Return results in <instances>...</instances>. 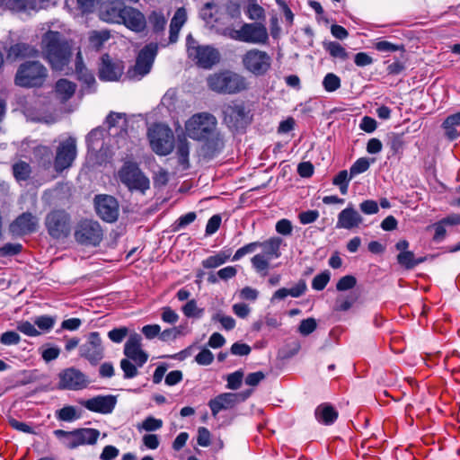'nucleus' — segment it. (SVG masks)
<instances>
[{
	"label": "nucleus",
	"mask_w": 460,
	"mask_h": 460,
	"mask_svg": "<svg viewBox=\"0 0 460 460\" xmlns=\"http://www.w3.org/2000/svg\"><path fill=\"white\" fill-rule=\"evenodd\" d=\"M76 157V141L75 138L69 137L60 142L54 159V168L56 172H61L69 168Z\"/></svg>",
	"instance_id": "nucleus-17"
},
{
	"label": "nucleus",
	"mask_w": 460,
	"mask_h": 460,
	"mask_svg": "<svg viewBox=\"0 0 460 460\" xmlns=\"http://www.w3.org/2000/svg\"><path fill=\"white\" fill-rule=\"evenodd\" d=\"M456 126H460V111L447 117L442 124L445 135L449 140H455L458 137L459 133L456 129Z\"/></svg>",
	"instance_id": "nucleus-34"
},
{
	"label": "nucleus",
	"mask_w": 460,
	"mask_h": 460,
	"mask_svg": "<svg viewBox=\"0 0 460 460\" xmlns=\"http://www.w3.org/2000/svg\"><path fill=\"white\" fill-rule=\"evenodd\" d=\"M189 154L190 147L188 141L186 139H179L176 146V155L178 163L182 166V169H187L190 166Z\"/></svg>",
	"instance_id": "nucleus-35"
},
{
	"label": "nucleus",
	"mask_w": 460,
	"mask_h": 460,
	"mask_svg": "<svg viewBox=\"0 0 460 460\" xmlns=\"http://www.w3.org/2000/svg\"><path fill=\"white\" fill-rule=\"evenodd\" d=\"M214 360L213 353L208 349H202L195 357V361L201 366H208Z\"/></svg>",
	"instance_id": "nucleus-58"
},
{
	"label": "nucleus",
	"mask_w": 460,
	"mask_h": 460,
	"mask_svg": "<svg viewBox=\"0 0 460 460\" xmlns=\"http://www.w3.org/2000/svg\"><path fill=\"white\" fill-rule=\"evenodd\" d=\"M148 138L153 151L159 155H166L173 148V133L167 126L154 125L148 131Z\"/></svg>",
	"instance_id": "nucleus-12"
},
{
	"label": "nucleus",
	"mask_w": 460,
	"mask_h": 460,
	"mask_svg": "<svg viewBox=\"0 0 460 460\" xmlns=\"http://www.w3.org/2000/svg\"><path fill=\"white\" fill-rule=\"evenodd\" d=\"M325 49L329 54L335 58L346 60L349 58V54L346 49L336 41H331L325 45Z\"/></svg>",
	"instance_id": "nucleus-42"
},
{
	"label": "nucleus",
	"mask_w": 460,
	"mask_h": 460,
	"mask_svg": "<svg viewBox=\"0 0 460 460\" xmlns=\"http://www.w3.org/2000/svg\"><path fill=\"white\" fill-rule=\"evenodd\" d=\"M17 330L30 337H35L40 334V332L35 328V324H32L28 321L18 323Z\"/></svg>",
	"instance_id": "nucleus-53"
},
{
	"label": "nucleus",
	"mask_w": 460,
	"mask_h": 460,
	"mask_svg": "<svg viewBox=\"0 0 460 460\" xmlns=\"http://www.w3.org/2000/svg\"><path fill=\"white\" fill-rule=\"evenodd\" d=\"M376 50L381 52H394L397 50H404L403 45H395L386 40H381L375 44Z\"/></svg>",
	"instance_id": "nucleus-57"
},
{
	"label": "nucleus",
	"mask_w": 460,
	"mask_h": 460,
	"mask_svg": "<svg viewBox=\"0 0 460 460\" xmlns=\"http://www.w3.org/2000/svg\"><path fill=\"white\" fill-rule=\"evenodd\" d=\"M71 48L66 38L58 31H49L42 36V53L55 70H63L68 65L72 56Z\"/></svg>",
	"instance_id": "nucleus-1"
},
{
	"label": "nucleus",
	"mask_w": 460,
	"mask_h": 460,
	"mask_svg": "<svg viewBox=\"0 0 460 460\" xmlns=\"http://www.w3.org/2000/svg\"><path fill=\"white\" fill-rule=\"evenodd\" d=\"M101 18L111 23H120L122 18V8L107 5L104 10L101 12Z\"/></svg>",
	"instance_id": "nucleus-36"
},
{
	"label": "nucleus",
	"mask_w": 460,
	"mask_h": 460,
	"mask_svg": "<svg viewBox=\"0 0 460 460\" xmlns=\"http://www.w3.org/2000/svg\"><path fill=\"white\" fill-rule=\"evenodd\" d=\"M58 377V385L62 389L76 391L85 388L88 385L86 376L75 367L64 369L59 373Z\"/></svg>",
	"instance_id": "nucleus-19"
},
{
	"label": "nucleus",
	"mask_w": 460,
	"mask_h": 460,
	"mask_svg": "<svg viewBox=\"0 0 460 460\" xmlns=\"http://www.w3.org/2000/svg\"><path fill=\"white\" fill-rule=\"evenodd\" d=\"M76 84L67 79H59L55 85L56 96L62 102L68 101L75 93Z\"/></svg>",
	"instance_id": "nucleus-32"
},
{
	"label": "nucleus",
	"mask_w": 460,
	"mask_h": 460,
	"mask_svg": "<svg viewBox=\"0 0 460 460\" xmlns=\"http://www.w3.org/2000/svg\"><path fill=\"white\" fill-rule=\"evenodd\" d=\"M121 22L128 29L137 32L144 31L146 24L144 14L137 9L130 6L122 7Z\"/></svg>",
	"instance_id": "nucleus-25"
},
{
	"label": "nucleus",
	"mask_w": 460,
	"mask_h": 460,
	"mask_svg": "<svg viewBox=\"0 0 460 460\" xmlns=\"http://www.w3.org/2000/svg\"><path fill=\"white\" fill-rule=\"evenodd\" d=\"M74 235L80 244L97 246L102 240L103 232L98 222L84 219L77 223Z\"/></svg>",
	"instance_id": "nucleus-14"
},
{
	"label": "nucleus",
	"mask_w": 460,
	"mask_h": 460,
	"mask_svg": "<svg viewBox=\"0 0 460 460\" xmlns=\"http://www.w3.org/2000/svg\"><path fill=\"white\" fill-rule=\"evenodd\" d=\"M330 278L331 275L328 270L316 275L312 280V288L317 291L323 290L330 281Z\"/></svg>",
	"instance_id": "nucleus-46"
},
{
	"label": "nucleus",
	"mask_w": 460,
	"mask_h": 460,
	"mask_svg": "<svg viewBox=\"0 0 460 460\" xmlns=\"http://www.w3.org/2000/svg\"><path fill=\"white\" fill-rule=\"evenodd\" d=\"M88 411L102 414L111 413L117 403V397L111 394L97 395L80 402Z\"/></svg>",
	"instance_id": "nucleus-22"
},
{
	"label": "nucleus",
	"mask_w": 460,
	"mask_h": 460,
	"mask_svg": "<svg viewBox=\"0 0 460 460\" xmlns=\"http://www.w3.org/2000/svg\"><path fill=\"white\" fill-rule=\"evenodd\" d=\"M48 76L47 68L39 61L22 63L16 72L14 83L21 87H40Z\"/></svg>",
	"instance_id": "nucleus-5"
},
{
	"label": "nucleus",
	"mask_w": 460,
	"mask_h": 460,
	"mask_svg": "<svg viewBox=\"0 0 460 460\" xmlns=\"http://www.w3.org/2000/svg\"><path fill=\"white\" fill-rule=\"evenodd\" d=\"M149 24L152 27V30L155 33H159L164 31L165 25L167 23L166 18L164 17L162 12L154 11L148 16Z\"/></svg>",
	"instance_id": "nucleus-38"
},
{
	"label": "nucleus",
	"mask_w": 460,
	"mask_h": 460,
	"mask_svg": "<svg viewBox=\"0 0 460 460\" xmlns=\"http://www.w3.org/2000/svg\"><path fill=\"white\" fill-rule=\"evenodd\" d=\"M187 20L186 10L178 8L170 23L169 43H175L178 40L179 32Z\"/></svg>",
	"instance_id": "nucleus-28"
},
{
	"label": "nucleus",
	"mask_w": 460,
	"mask_h": 460,
	"mask_svg": "<svg viewBox=\"0 0 460 460\" xmlns=\"http://www.w3.org/2000/svg\"><path fill=\"white\" fill-rule=\"evenodd\" d=\"M398 263L407 270L414 268L415 258L412 252H402L397 255Z\"/></svg>",
	"instance_id": "nucleus-50"
},
{
	"label": "nucleus",
	"mask_w": 460,
	"mask_h": 460,
	"mask_svg": "<svg viewBox=\"0 0 460 460\" xmlns=\"http://www.w3.org/2000/svg\"><path fill=\"white\" fill-rule=\"evenodd\" d=\"M119 181L132 190L145 193L150 187L149 179L142 172L138 165L133 162H126L118 172Z\"/></svg>",
	"instance_id": "nucleus-10"
},
{
	"label": "nucleus",
	"mask_w": 460,
	"mask_h": 460,
	"mask_svg": "<svg viewBox=\"0 0 460 460\" xmlns=\"http://www.w3.org/2000/svg\"><path fill=\"white\" fill-rule=\"evenodd\" d=\"M128 334V329L127 327H119L111 330L108 332V337L111 341L115 343L121 342Z\"/></svg>",
	"instance_id": "nucleus-56"
},
{
	"label": "nucleus",
	"mask_w": 460,
	"mask_h": 460,
	"mask_svg": "<svg viewBox=\"0 0 460 460\" xmlns=\"http://www.w3.org/2000/svg\"><path fill=\"white\" fill-rule=\"evenodd\" d=\"M243 67L256 76L264 75L271 66V58L266 52L258 49L246 51L242 57Z\"/></svg>",
	"instance_id": "nucleus-15"
},
{
	"label": "nucleus",
	"mask_w": 460,
	"mask_h": 460,
	"mask_svg": "<svg viewBox=\"0 0 460 460\" xmlns=\"http://www.w3.org/2000/svg\"><path fill=\"white\" fill-rule=\"evenodd\" d=\"M110 39V32L107 31H93L89 35V42L93 49L99 50L103 43Z\"/></svg>",
	"instance_id": "nucleus-39"
},
{
	"label": "nucleus",
	"mask_w": 460,
	"mask_h": 460,
	"mask_svg": "<svg viewBox=\"0 0 460 460\" xmlns=\"http://www.w3.org/2000/svg\"><path fill=\"white\" fill-rule=\"evenodd\" d=\"M39 50L27 43H16L8 49V57L13 58H35Z\"/></svg>",
	"instance_id": "nucleus-31"
},
{
	"label": "nucleus",
	"mask_w": 460,
	"mask_h": 460,
	"mask_svg": "<svg viewBox=\"0 0 460 460\" xmlns=\"http://www.w3.org/2000/svg\"><path fill=\"white\" fill-rule=\"evenodd\" d=\"M252 394V391L243 393H224L208 402L212 415L216 416L223 410L234 408L237 403L244 402Z\"/></svg>",
	"instance_id": "nucleus-18"
},
{
	"label": "nucleus",
	"mask_w": 460,
	"mask_h": 460,
	"mask_svg": "<svg viewBox=\"0 0 460 460\" xmlns=\"http://www.w3.org/2000/svg\"><path fill=\"white\" fill-rule=\"evenodd\" d=\"M53 433L58 438H64L63 443L69 449H75L80 446L94 445L100 436V431L92 428L76 429L71 431L56 429Z\"/></svg>",
	"instance_id": "nucleus-9"
},
{
	"label": "nucleus",
	"mask_w": 460,
	"mask_h": 460,
	"mask_svg": "<svg viewBox=\"0 0 460 460\" xmlns=\"http://www.w3.org/2000/svg\"><path fill=\"white\" fill-rule=\"evenodd\" d=\"M157 51L158 46L156 43L145 46L139 51L135 66L128 70L127 76L132 80H140L147 75L152 68Z\"/></svg>",
	"instance_id": "nucleus-13"
},
{
	"label": "nucleus",
	"mask_w": 460,
	"mask_h": 460,
	"mask_svg": "<svg viewBox=\"0 0 460 460\" xmlns=\"http://www.w3.org/2000/svg\"><path fill=\"white\" fill-rule=\"evenodd\" d=\"M369 165L370 164L367 158H358L349 168L350 178H353L359 173L365 172L369 168Z\"/></svg>",
	"instance_id": "nucleus-47"
},
{
	"label": "nucleus",
	"mask_w": 460,
	"mask_h": 460,
	"mask_svg": "<svg viewBox=\"0 0 460 460\" xmlns=\"http://www.w3.org/2000/svg\"><path fill=\"white\" fill-rule=\"evenodd\" d=\"M95 208L99 217L106 222H114L119 216V204L116 199L109 195L95 198Z\"/></svg>",
	"instance_id": "nucleus-21"
},
{
	"label": "nucleus",
	"mask_w": 460,
	"mask_h": 460,
	"mask_svg": "<svg viewBox=\"0 0 460 460\" xmlns=\"http://www.w3.org/2000/svg\"><path fill=\"white\" fill-rule=\"evenodd\" d=\"M246 14L250 20L261 22L265 20V11L257 3H250L246 9Z\"/></svg>",
	"instance_id": "nucleus-44"
},
{
	"label": "nucleus",
	"mask_w": 460,
	"mask_h": 460,
	"mask_svg": "<svg viewBox=\"0 0 460 460\" xmlns=\"http://www.w3.org/2000/svg\"><path fill=\"white\" fill-rule=\"evenodd\" d=\"M259 241L252 242L248 244H245L244 246L239 248L235 253L234 254L232 261H239L241 258L245 256L246 254L254 252L259 248Z\"/></svg>",
	"instance_id": "nucleus-49"
},
{
	"label": "nucleus",
	"mask_w": 460,
	"mask_h": 460,
	"mask_svg": "<svg viewBox=\"0 0 460 460\" xmlns=\"http://www.w3.org/2000/svg\"><path fill=\"white\" fill-rule=\"evenodd\" d=\"M58 418L63 421H72L77 418L76 411L73 406H65L58 411Z\"/></svg>",
	"instance_id": "nucleus-59"
},
{
	"label": "nucleus",
	"mask_w": 460,
	"mask_h": 460,
	"mask_svg": "<svg viewBox=\"0 0 460 460\" xmlns=\"http://www.w3.org/2000/svg\"><path fill=\"white\" fill-rule=\"evenodd\" d=\"M34 155L44 167H49L51 164L53 154L49 147L40 146L35 148Z\"/></svg>",
	"instance_id": "nucleus-41"
},
{
	"label": "nucleus",
	"mask_w": 460,
	"mask_h": 460,
	"mask_svg": "<svg viewBox=\"0 0 460 460\" xmlns=\"http://www.w3.org/2000/svg\"><path fill=\"white\" fill-rule=\"evenodd\" d=\"M208 89L218 94L234 95L249 87L246 78L232 70H221L207 77Z\"/></svg>",
	"instance_id": "nucleus-3"
},
{
	"label": "nucleus",
	"mask_w": 460,
	"mask_h": 460,
	"mask_svg": "<svg viewBox=\"0 0 460 460\" xmlns=\"http://www.w3.org/2000/svg\"><path fill=\"white\" fill-rule=\"evenodd\" d=\"M205 143L201 147V152L204 157L213 158L217 155L225 147L224 136L215 130L208 137H206Z\"/></svg>",
	"instance_id": "nucleus-26"
},
{
	"label": "nucleus",
	"mask_w": 460,
	"mask_h": 460,
	"mask_svg": "<svg viewBox=\"0 0 460 460\" xmlns=\"http://www.w3.org/2000/svg\"><path fill=\"white\" fill-rule=\"evenodd\" d=\"M275 229L279 234L290 235L292 234L293 225L290 220L283 218L276 223Z\"/></svg>",
	"instance_id": "nucleus-61"
},
{
	"label": "nucleus",
	"mask_w": 460,
	"mask_h": 460,
	"mask_svg": "<svg viewBox=\"0 0 460 460\" xmlns=\"http://www.w3.org/2000/svg\"><path fill=\"white\" fill-rule=\"evenodd\" d=\"M316 420L325 425L332 424L338 418V411L329 403H322L314 411Z\"/></svg>",
	"instance_id": "nucleus-30"
},
{
	"label": "nucleus",
	"mask_w": 460,
	"mask_h": 460,
	"mask_svg": "<svg viewBox=\"0 0 460 460\" xmlns=\"http://www.w3.org/2000/svg\"><path fill=\"white\" fill-rule=\"evenodd\" d=\"M43 7L42 0H0V9L16 13L38 12Z\"/></svg>",
	"instance_id": "nucleus-24"
},
{
	"label": "nucleus",
	"mask_w": 460,
	"mask_h": 460,
	"mask_svg": "<svg viewBox=\"0 0 460 460\" xmlns=\"http://www.w3.org/2000/svg\"><path fill=\"white\" fill-rule=\"evenodd\" d=\"M223 121L233 132H243L252 122L251 110L242 101H231L222 106Z\"/></svg>",
	"instance_id": "nucleus-4"
},
{
	"label": "nucleus",
	"mask_w": 460,
	"mask_h": 460,
	"mask_svg": "<svg viewBox=\"0 0 460 460\" xmlns=\"http://www.w3.org/2000/svg\"><path fill=\"white\" fill-rule=\"evenodd\" d=\"M45 226L52 238H66L71 232V217L64 209H54L47 214Z\"/></svg>",
	"instance_id": "nucleus-11"
},
{
	"label": "nucleus",
	"mask_w": 460,
	"mask_h": 460,
	"mask_svg": "<svg viewBox=\"0 0 460 460\" xmlns=\"http://www.w3.org/2000/svg\"><path fill=\"white\" fill-rule=\"evenodd\" d=\"M20 341V335L13 331L5 332L0 336V342L4 345H16Z\"/></svg>",
	"instance_id": "nucleus-60"
},
{
	"label": "nucleus",
	"mask_w": 460,
	"mask_h": 460,
	"mask_svg": "<svg viewBox=\"0 0 460 460\" xmlns=\"http://www.w3.org/2000/svg\"><path fill=\"white\" fill-rule=\"evenodd\" d=\"M56 323V318L49 315H40L35 318L34 324L43 332L50 331Z\"/></svg>",
	"instance_id": "nucleus-45"
},
{
	"label": "nucleus",
	"mask_w": 460,
	"mask_h": 460,
	"mask_svg": "<svg viewBox=\"0 0 460 460\" xmlns=\"http://www.w3.org/2000/svg\"><path fill=\"white\" fill-rule=\"evenodd\" d=\"M163 426V421L160 419H155L152 416H149L145 419L142 422V429L146 431H155L161 429Z\"/></svg>",
	"instance_id": "nucleus-62"
},
{
	"label": "nucleus",
	"mask_w": 460,
	"mask_h": 460,
	"mask_svg": "<svg viewBox=\"0 0 460 460\" xmlns=\"http://www.w3.org/2000/svg\"><path fill=\"white\" fill-rule=\"evenodd\" d=\"M79 355L93 366L98 365L104 358V348L98 332L88 334L86 341L79 347Z\"/></svg>",
	"instance_id": "nucleus-16"
},
{
	"label": "nucleus",
	"mask_w": 460,
	"mask_h": 460,
	"mask_svg": "<svg viewBox=\"0 0 460 460\" xmlns=\"http://www.w3.org/2000/svg\"><path fill=\"white\" fill-rule=\"evenodd\" d=\"M221 220L222 219L219 215L212 216L207 223L206 234L211 235V234H215L218 230V228L221 225Z\"/></svg>",
	"instance_id": "nucleus-63"
},
{
	"label": "nucleus",
	"mask_w": 460,
	"mask_h": 460,
	"mask_svg": "<svg viewBox=\"0 0 460 460\" xmlns=\"http://www.w3.org/2000/svg\"><path fill=\"white\" fill-rule=\"evenodd\" d=\"M22 250L21 243H7L0 247L1 256H13L20 253Z\"/></svg>",
	"instance_id": "nucleus-54"
},
{
	"label": "nucleus",
	"mask_w": 460,
	"mask_h": 460,
	"mask_svg": "<svg viewBox=\"0 0 460 460\" xmlns=\"http://www.w3.org/2000/svg\"><path fill=\"white\" fill-rule=\"evenodd\" d=\"M187 53L198 66L209 69L220 60L217 49L208 45H200L191 34L186 38Z\"/></svg>",
	"instance_id": "nucleus-6"
},
{
	"label": "nucleus",
	"mask_w": 460,
	"mask_h": 460,
	"mask_svg": "<svg viewBox=\"0 0 460 460\" xmlns=\"http://www.w3.org/2000/svg\"><path fill=\"white\" fill-rule=\"evenodd\" d=\"M270 260L271 259L266 257V255L258 253L252 258L251 262L252 267L258 273H261L262 276H265L270 267Z\"/></svg>",
	"instance_id": "nucleus-40"
},
{
	"label": "nucleus",
	"mask_w": 460,
	"mask_h": 460,
	"mask_svg": "<svg viewBox=\"0 0 460 460\" xmlns=\"http://www.w3.org/2000/svg\"><path fill=\"white\" fill-rule=\"evenodd\" d=\"M362 221L360 214L350 204L338 215L337 227L349 230L358 227Z\"/></svg>",
	"instance_id": "nucleus-27"
},
{
	"label": "nucleus",
	"mask_w": 460,
	"mask_h": 460,
	"mask_svg": "<svg viewBox=\"0 0 460 460\" xmlns=\"http://www.w3.org/2000/svg\"><path fill=\"white\" fill-rule=\"evenodd\" d=\"M243 378V372L242 370H237L232 374H229L226 378V387L231 390H237L242 385Z\"/></svg>",
	"instance_id": "nucleus-48"
},
{
	"label": "nucleus",
	"mask_w": 460,
	"mask_h": 460,
	"mask_svg": "<svg viewBox=\"0 0 460 460\" xmlns=\"http://www.w3.org/2000/svg\"><path fill=\"white\" fill-rule=\"evenodd\" d=\"M360 210L366 215L376 214L379 210L377 202L367 199L359 204Z\"/></svg>",
	"instance_id": "nucleus-64"
},
{
	"label": "nucleus",
	"mask_w": 460,
	"mask_h": 460,
	"mask_svg": "<svg viewBox=\"0 0 460 460\" xmlns=\"http://www.w3.org/2000/svg\"><path fill=\"white\" fill-rule=\"evenodd\" d=\"M37 226L36 217L30 212H24L11 223L9 230L13 235L22 236L35 232Z\"/></svg>",
	"instance_id": "nucleus-23"
},
{
	"label": "nucleus",
	"mask_w": 460,
	"mask_h": 460,
	"mask_svg": "<svg viewBox=\"0 0 460 460\" xmlns=\"http://www.w3.org/2000/svg\"><path fill=\"white\" fill-rule=\"evenodd\" d=\"M12 169L13 176L17 181H26L30 178L31 173V165L24 161L15 163Z\"/></svg>",
	"instance_id": "nucleus-37"
},
{
	"label": "nucleus",
	"mask_w": 460,
	"mask_h": 460,
	"mask_svg": "<svg viewBox=\"0 0 460 460\" xmlns=\"http://www.w3.org/2000/svg\"><path fill=\"white\" fill-rule=\"evenodd\" d=\"M123 70L121 61L111 58L108 54L102 56L98 72L102 81H117L122 75Z\"/></svg>",
	"instance_id": "nucleus-20"
},
{
	"label": "nucleus",
	"mask_w": 460,
	"mask_h": 460,
	"mask_svg": "<svg viewBox=\"0 0 460 460\" xmlns=\"http://www.w3.org/2000/svg\"><path fill=\"white\" fill-rule=\"evenodd\" d=\"M217 119L208 112L194 114L185 125L188 136L196 140H202L208 137L217 130Z\"/></svg>",
	"instance_id": "nucleus-8"
},
{
	"label": "nucleus",
	"mask_w": 460,
	"mask_h": 460,
	"mask_svg": "<svg viewBox=\"0 0 460 460\" xmlns=\"http://www.w3.org/2000/svg\"><path fill=\"white\" fill-rule=\"evenodd\" d=\"M231 250H222L215 255L203 260L201 264L205 269H215L226 263L231 257Z\"/></svg>",
	"instance_id": "nucleus-33"
},
{
	"label": "nucleus",
	"mask_w": 460,
	"mask_h": 460,
	"mask_svg": "<svg viewBox=\"0 0 460 460\" xmlns=\"http://www.w3.org/2000/svg\"><path fill=\"white\" fill-rule=\"evenodd\" d=\"M182 312L187 317H200L203 310L199 309L197 306V303L194 299L188 301L182 306Z\"/></svg>",
	"instance_id": "nucleus-51"
},
{
	"label": "nucleus",
	"mask_w": 460,
	"mask_h": 460,
	"mask_svg": "<svg viewBox=\"0 0 460 460\" xmlns=\"http://www.w3.org/2000/svg\"><path fill=\"white\" fill-rule=\"evenodd\" d=\"M316 326L317 324L314 318H307L301 321L298 331L302 335L307 336L316 329Z\"/></svg>",
	"instance_id": "nucleus-55"
},
{
	"label": "nucleus",
	"mask_w": 460,
	"mask_h": 460,
	"mask_svg": "<svg viewBox=\"0 0 460 460\" xmlns=\"http://www.w3.org/2000/svg\"><path fill=\"white\" fill-rule=\"evenodd\" d=\"M227 35L232 40L249 44L265 45L269 42L267 27L261 22H244L240 29L229 31Z\"/></svg>",
	"instance_id": "nucleus-7"
},
{
	"label": "nucleus",
	"mask_w": 460,
	"mask_h": 460,
	"mask_svg": "<svg viewBox=\"0 0 460 460\" xmlns=\"http://www.w3.org/2000/svg\"><path fill=\"white\" fill-rule=\"evenodd\" d=\"M357 284V279L352 275H346L340 279L336 284L338 291H346L353 288Z\"/></svg>",
	"instance_id": "nucleus-52"
},
{
	"label": "nucleus",
	"mask_w": 460,
	"mask_h": 460,
	"mask_svg": "<svg viewBox=\"0 0 460 460\" xmlns=\"http://www.w3.org/2000/svg\"><path fill=\"white\" fill-rule=\"evenodd\" d=\"M283 243V240L280 237L274 236L264 242H259V248L262 249V252L261 254L266 255V257L272 258H279L281 255L280 246Z\"/></svg>",
	"instance_id": "nucleus-29"
},
{
	"label": "nucleus",
	"mask_w": 460,
	"mask_h": 460,
	"mask_svg": "<svg viewBox=\"0 0 460 460\" xmlns=\"http://www.w3.org/2000/svg\"><path fill=\"white\" fill-rule=\"evenodd\" d=\"M125 358L120 360L119 366L125 379H132L138 375V367H142L148 359V354L142 349V337L138 333L129 335L124 345Z\"/></svg>",
	"instance_id": "nucleus-2"
},
{
	"label": "nucleus",
	"mask_w": 460,
	"mask_h": 460,
	"mask_svg": "<svg viewBox=\"0 0 460 460\" xmlns=\"http://www.w3.org/2000/svg\"><path fill=\"white\" fill-rule=\"evenodd\" d=\"M341 78L333 74L328 73L323 80V86L326 92L332 93L341 87Z\"/></svg>",
	"instance_id": "nucleus-43"
}]
</instances>
